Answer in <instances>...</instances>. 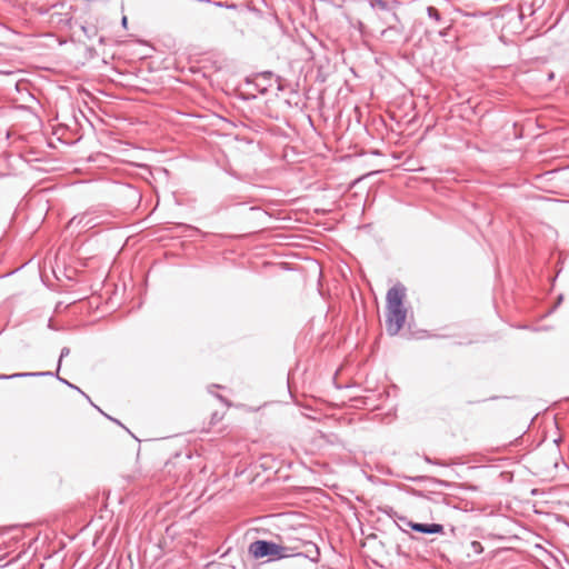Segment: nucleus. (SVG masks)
I'll list each match as a JSON object with an SVG mask.
<instances>
[{
	"label": "nucleus",
	"instance_id": "obj_1",
	"mask_svg": "<svg viewBox=\"0 0 569 569\" xmlns=\"http://www.w3.org/2000/svg\"><path fill=\"white\" fill-rule=\"evenodd\" d=\"M406 289L395 286L387 292L386 329L390 336H396L405 326L407 308L405 307Z\"/></svg>",
	"mask_w": 569,
	"mask_h": 569
},
{
	"label": "nucleus",
	"instance_id": "obj_2",
	"mask_svg": "<svg viewBox=\"0 0 569 569\" xmlns=\"http://www.w3.org/2000/svg\"><path fill=\"white\" fill-rule=\"evenodd\" d=\"M300 547V543L286 546L283 543L257 540L249 546V553L256 559L269 557L271 560H274L297 555Z\"/></svg>",
	"mask_w": 569,
	"mask_h": 569
},
{
	"label": "nucleus",
	"instance_id": "obj_3",
	"mask_svg": "<svg viewBox=\"0 0 569 569\" xmlns=\"http://www.w3.org/2000/svg\"><path fill=\"white\" fill-rule=\"evenodd\" d=\"M52 405L60 409H67L70 405V395L67 390H52Z\"/></svg>",
	"mask_w": 569,
	"mask_h": 569
},
{
	"label": "nucleus",
	"instance_id": "obj_4",
	"mask_svg": "<svg viewBox=\"0 0 569 569\" xmlns=\"http://www.w3.org/2000/svg\"><path fill=\"white\" fill-rule=\"evenodd\" d=\"M409 527L421 533H441L443 531V527L438 523H418V522H409Z\"/></svg>",
	"mask_w": 569,
	"mask_h": 569
},
{
	"label": "nucleus",
	"instance_id": "obj_5",
	"mask_svg": "<svg viewBox=\"0 0 569 569\" xmlns=\"http://www.w3.org/2000/svg\"><path fill=\"white\" fill-rule=\"evenodd\" d=\"M427 12H428L430 18L439 20L440 14H439L438 10L435 7H428Z\"/></svg>",
	"mask_w": 569,
	"mask_h": 569
},
{
	"label": "nucleus",
	"instance_id": "obj_6",
	"mask_svg": "<svg viewBox=\"0 0 569 569\" xmlns=\"http://www.w3.org/2000/svg\"><path fill=\"white\" fill-rule=\"evenodd\" d=\"M222 419V416H218V413H213L212 419L210 421L211 425L219 422Z\"/></svg>",
	"mask_w": 569,
	"mask_h": 569
},
{
	"label": "nucleus",
	"instance_id": "obj_7",
	"mask_svg": "<svg viewBox=\"0 0 569 569\" xmlns=\"http://www.w3.org/2000/svg\"><path fill=\"white\" fill-rule=\"evenodd\" d=\"M472 547L475 548L476 551L478 552H481L482 551V546L480 545V542L478 541H473L472 542Z\"/></svg>",
	"mask_w": 569,
	"mask_h": 569
},
{
	"label": "nucleus",
	"instance_id": "obj_8",
	"mask_svg": "<svg viewBox=\"0 0 569 569\" xmlns=\"http://www.w3.org/2000/svg\"><path fill=\"white\" fill-rule=\"evenodd\" d=\"M121 23H122L124 29L128 28V18L126 16L122 17Z\"/></svg>",
	"mask_w": 569,
	"mask_h": 569
}]
</instances>
